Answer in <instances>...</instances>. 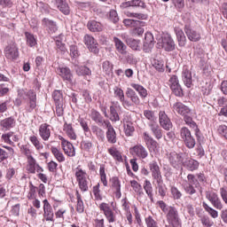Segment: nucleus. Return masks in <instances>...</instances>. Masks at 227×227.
<instances>
[{"label": "nucleus", "instance_id": "6e6552de", "mask_svg": "<svg viewBox=\"0 0 227 227\" xmlns=\"http://www.w3.org/2000/svg\"><path fill=\"white\" fill-rule=\"evenodd\" d=\"M83 42L90 52H93L94 54H98V52L100 51V50L98 49V43H97V40H95L93 36L90 35H85L83 37Z\"/></svg>", "mask_w": 227, "mask_h": 227}, {"label": "nucleus", "instance_id": "6ab92c4d", "mask_svg": "<svg viewBox=\"0 0 227 227\" xmlns=\"http://www.w3.org/2000/svg\"><path fill=\"white\" fill-rule=\"evenodd\" d=\"M161 47L167 52H171L175 51V41L169 35H166L161 40Z\"/></svg>", "mask_w": 227, "mask_h": 227}, {"label": "nucleus", "instance_id": "c85d7f7f", "mask_svg": "<svg viewBox=\"0 0 227 227\" xmlns=\"http://www.w3.org/2000/svg\"><path fill=\"white\" fill-rule=\"evenodd\" d=\"M87 26L91 33H100V31H103L104 29V26L102 25V23L97 20H90Z\"/></svg>", "mask_w": 227, "mask_h": 227}, {"label": "nucleus", "instance_id": "603ef678", "mask_svg": "<svg viewBox=\"0 0 227 227\" xmlns=\"http://www.w3.org/2000/svg\"><path fill=\"white\" fill-rule=\"evenodd\" d=\"M126 43L133 51H140L139 41L133 38H128L126 39Z\"/></svg>", "mask_w": 227, "mask_h": 227}, {"label": "nucleus", "instance_id": "338daca9", "mask_svg": "<svg viewBox=\"0 0 227 227\" xmlns=\"http://www.w3.org/2000/svg\"><path fill=\"white\" fill-rule=\"evenodd\" d=\"M145 224L147 227H159V223L152 216L145 218Z\"/></svg>", "mask_w": 227, "mask_h": 227}, {"label": "nucleus", "instance_id": "6e6d98bb", "mask_svg": "<svg viewBox=\"0 0 227 227\" xmlns=\"http://www.w3.org/2000/svg\"><path fill=\"white\" fill-rule=\"evenodd\" d=\"M25 35L27 38V45L29 47H35V45H36V38H35V35L29 32L25 33Z\"/></svg>", "mask_w": 227, "mask_h": 227}, {"label": "nucleus", "instance_id": "f8f14e48", "mask_svg": "<svg viewBox=\"0 0 227 227\" xmlns=\"http://www.w3.org/2000/svg\"><path fill=\"white\" fill-rule=\"evenodd\" d=\"M110 185L115 198L120 200V198H121V183L120 182V178L116 176L110 178Z\"/></svg>", "mask_w": 227, "mask_h": 227}, {"label": "nucleus", "instance_id": "49530a36", "mask_svg": "<svg viewBox=\"0 0 227 227\" xmlns=\"http://www.w3.org/2000/svg\"><path fill=\"white\" fill-rule=\"evenodd\" d=\"M51 150L59 162H65V155H63V153H61L58 147H51Z\"/></svg>", "mask_w": 227, "mask_h": 227}, {"label": "nucleus", "instance_id": "a878e982", "mask_svg": "<svg viewBox=\"0 0 227 227\" xmlns=\"http://www.w3.org/2000/svg\"><path fill=\"white\" fill-rule=\"evenodd\" d=\"M43 203L44 217H46V221H52V217H54V213L52 212V207L51 206V203H49V200H44Z\"/></svg>", "mask_w": 227, "mask_h": 227}, {"label": "nucleus", "instance_id": "39448f33", "mask_svg": "<svg viewBox=\"0 0 227 227\" xmlns=\"http://www.w3.org/2000/svg\"><path fill=\"white\" fill-rule=\"evenodd\" d=\"M143 139L150 153H159V151L160 150V145H159V143L155 139H153V137H152V136H150L148 132L143 133Z\"/></svg>", "mask_w": 227, "mask_h": 227}, {"label": "nucleus", "instance_id": "e2e57ef3", "mask_svg": "<svg viewBox=\"0 0 227 227\" xmlns=\"http://www.w3.org/2000/svg\"><path fill=\"white\" fill-rule=\"evenodd\" d=\"M81 147L85 152H90L91 148H93V143H91L90 140H83L81 143Z\"/></svg>", "mask_w": 227, "mask_h": 227}, {"label": "nucleus", "instance_id": "f257e3e1", "mask_svg": "<svg viewBox=\"0 0 227 227\" xmlns=\"http://www.w3.org/2000/svg\"><path fill=\"white\" fill-rule=\"evenodd\" d=\"M180 137L189 150H192L196 146V139H194V137L191 134V130L187 127H183L180 129Z\"/></svg>", "mask_w": 227, "mask_h": 227}, {"label": "nucleus", "instance_id": "8fccbe9b", "mask_svg": "<svg viewBox=\"0 0 227 227\" xmlns=\"http://www.w3.org/2000/svg\"><path fill=\"white\" fill-rule=\"evenodd\" d=\"M125 14L127 15V17H131L132 19H138L139 20H146L148 19V15L144 13L126 12Z\"/></svg>", "mask_w": 227, "mask_h": 227}, {"label": "nucleus", "instance_id": "bf43d9fd", "mask_svg": "<svg viewBox=\"0 0 227 227\" xmlns=\"http://www.w3.org/2000/svg\"><path fill=\"white\" fill-rule=\"evenodd\" d=\"M20 152L23 155L27 157V160L34 158L31 154V150L29 149V147H27V145H21Z\"/></svg>", "mask_w": 227, "mask_h": 227}, {"label": "nucleus", "instance_id": "052dcab7", "mask_svg": "<svg viewBox=\"0 0 227 227\" xmlns=\"http://www.w3.org/2000/svg\"><path fill=\"white\" fill-rule=\"evenodd\" d=\"M124 26L134 27L135 26H139V24H145L143 21L134 20L130 19H126L123 20Z\"/></svg>", "mask_w": 227, "mask_h": 227}, {"label": "nucleus", "instance_id": "473e14b6", "mask_svg": "<svg viewBox=\"0 0 227 227\" xmlns=\"http://www.w3.org/2000/svg\"><path fill=\"white\" fill-rule=\"evenodd\" d=\"M126 96L129 99L131 100L133 104L136 106H139L141 104V99L139 98V96L132 90L131 88H128L126 90Z\"/></svg>", "mask_w": 227, "mask_h": 227}, {"label": "nucleus", "instance_id": "c756f323", "mask_svg": "<svg viewBox=\"0 0 227 227\" xmlns=\"http://www.w3.org/2000/svg\"><path fill=\"white\" fill-rule=\"evenodd\" d=\"M175 33L179 47H185V43H187V37H185L184 30L180 28H176Z\"/></svg>", "mask_w": 227, "mask_h": 227}, {"label": "nucleus", "instance_id": "9b49d317", "mask_svg": "<svg viewBox=\"0 0 227 227\" xmlns=\"http://www.w3.org/2000/svg\"><path fill=\"white\" fill-rule=\"evenodd\" d=\"M130 153L138 159H146L148 157V150L141 144L131 147Z\"/></svg>", "mask_w": 227, "mask_h": 227}, {"label": "nucleus", "instance_id": "4c0bfd02", "mask_svg": "<svg viewBox=\"0 0 227 227\" xmlns=\"http://www.w3.org/2000/svg\"><path fill=\"white\" fill-rule=\"evenodd\" d=\"M183 82L187 88H191L192 84V74L188 69H184L182 73Z\"/></svg>", "mask_w": 227, "mask_h": 227}, {"label": "nucleus", "instance_id": "2f4dec72", "mask_svg": "<svg viewBox=\"0 0 227 227\" xmlns=\"http://www.w3.org/2000/svg\"><path fill=\"white\" fill-rule=\"evenodd\" d=\"M64 132L67 134V137L69 139H72L73 141H75L77 139V134L75 133V129H74V127H72V124L65 123L63 127Z\"/></svg>", "mask_w": 227, "mask_h": 227}, {"label": "nucleus", "instance_id": "2eb2a0df", "mask_svg": "<svg viewBox=\"0 0 227 227\" xmlns=\"http://www.w3.org/2000/svg\"><path fill=\"white\" fill-rule=\"evenodd\" d=\"M89 117L92 121H95L98 125H106V122L109 121L107 120H104V116H102V114L98 112V110H95V108H92L89 114Z\"/></svg>", "mask_w": 227, "mask_h": 227}, {"label": "nucleus", "instance_id": "f3484780", "mask_svg": "<svg viewBox=\"0 0 227 227\" xmlns=\"http://www.w3.org/2000/svg\"><path fill=\"white\" fill-rule=\"evenodd\" d=\"M173 111L176 113V114H180L181 116H186L187 114H191V108L189 106L184 105L182 102H176L173 105Z\"/></svg>", "mask_w": 227, "mask_h": 227}, {"label": "nucleus", "instance_id": "0e129e2a", "mask_svg": "<svg viewBox=\"0 0 227 227\" xmlns=\"http://www.w3.org/2000/svg\"><path fill=\"white\" fill-rule=\"evenodd\" d=\"M130 185L135 192H137L138 194H141V192H143V187L141 186V184H139V183H137V181H130Z\"/></svg>", "mask_w": 227, "mask_h": 227}, {"label": "nucleus", "instance_id": "ea45409f", "mask_svg": "<svg viewBox=\"0 0 227 227\" xmlns=\"http://www.w3.org/2000/svg\"><path fill=\"white\" fill-rule=\"evenodd\" d=\"M1 127L5 129V130H10V129H13L15 127V119L13 117H9L1 121Z\"/></svg>", "mask_w": 227, "mask_h": 227}, {"label": "nucleus", "instance_id": "423d86ee", "mask_svg": "<svg viewBox=\"0 0 227 227\" xmlns=\"http://www.w3.org/2000/svg\"><path fill=\"white\" fill-rule=\"evenodd\" d=\"M185 159H189V154L187 153H176L173 152L169 154V162L173 168L178 169L181 166H184V161Z\"/></svg>", "mask_w": 227, "mask_h": 227}, {"label": "nucleus", "instance_id": "de8ad7c7", "mask_svg": "<svg viewBox=\"0 0 227 227\" xmlns=\"http://www.w3.org/2000/svg\"><path fill=\"white\" fill-rule=\"evenodd\" d=\"M74 175H75V178H76L77 182L86 180V178L88 176V174H86V171L82 170V168H81L79 167L76 168Z\"/></svg>", "mask_w": 227, "mask_h": 227}, {"label": "nucleus", "instance_id": "3c124183", "mask_svg": "<svg viewBox=\"0 0 227 227\" xmlns=\"http://www.w3.org/2000/svg\"><path fill=\"white\" fill-rule=\"evenodd\" d=\"M108 153H110V155H112V157L114 159H115V160H123V158L121 157V153H120V151H118V149H116V147L109 148Z\"/></svg>", "mask_w": 227, "mask_h": 227}, {"label": "nucleus", "instance_id": "9d476101", "mask_svg": "<svg viewBox=\"0 0 227 227\" xmlns=\"http://www.w3.org/2000/svg\"><path fill=\"white\" fill-rule=\"evenodd\" d=\"M184 33L190 40V42H200L201 40V34L200 32L193 29L191 25L184 26Z\"/></svg>", "mask_w": 227, "mask_h": 227}, {"label": "nucleus", "instance_id": "f03ea898", "mask_svg": "<svg viewBox=\"0 0 227 227\" xmlns=\"http://www.w3.org/2000/svg\"><path fill=\"white\" fill-rule=\"evenodd\" d=\"M187 179L188 183H184L183 184L184 190L185 191L186 194H189L190 198L193 200V201H196V200H198V195L194 196V194H196V189H194L193 185H196L198 180L196 179V176H194V175L192 174L188 175Z\"/></svg>", "mask_w": 227, "mask_h": 227}, {"label": "nucleus", "instance_id": "72a5a7b5", "mask_svg": "<svg viewBox=\"0 0 227 227\" xmlns=\"http://www.w3.org/2000/svg\"><path fill=\"white\" fill-rule=\"evenodd\" d=\"M153 49V35L150 33L145 34V41L144 42V51L150 52Z\"/></svg>", "mask_w": 227, "mask_h": 227}, {"label": "nucleus", "instance_id": "774afa93", "mask_svg": "<svg viewBox=\"0 0 227 227\" xmlns=\"http://www.w3.org/2000/svg\"><path fill=\"white\" fill-rule=\"evenodd\" d=\"M220 196H221L223 203H225V205H227V188L226 187L220 188Z\"/></svg>", "mask_w": 227, "mask_h": 227}, {"label": "nucleus", "instance_id": "dca6fc26", "mask_svg": "<svg viewBox=\"0 0 227 227\" xmlns=\"http://www.w3.org/2000/svg\"><path fill=\"white\" fill-rule=\"evenodd\" d=\"M99 208L104 212L108 223H114V221H116V216L113 209H111V207H109V204L103 202L99 205Z\"/></svg>", "mask_w": 227, "mask_h": 227}, {"label": "nucleus", "instance_id": "58836bf2", "mask_svg": "<svg viewBox=\"0 0 227 227\" xmlns=\"http://www.w3.org/2000/svg\"><path fill=\"white\" fill-rule=\"evenodd\" d=\"M43 26L47 27L50 33H56L58 31V25H56V22L47 18L43 20Z\"/></svg>", "mask_w": 227, "mask_h": 227}, {"label": "nucleus", "instance_id": "09e8293b", "mask_svg": "<svg viewBox=\"0 0 227 227\" xmlns=\"http://www.w3.org/2000/svg\"><path fill=\"white\" fill-rule=\"evenodd\" d=\"M144 116L146 120L151 121V123H155V121H157V116L155 115V112L152 110H145Z\"/></svg>", "mask_w": 227, "mask_h": 227}, {"label": "nucleus", "instance_id": "393cba45", "mask_svg": "<svg viewBox=\"0 0 227 227\" xmlns=\"http://www.w3.org/2000/svg\"><path fill=\"white\" fill-rule=\"evenodd\" d=\"M59 75L62 77L63 81H67V82H72V79L74 75L72 74V71L68 67H59L58 69Z\"/></svg>", "mask_w": 227, "mask_h": 227}, {"label": "nucleus", "instance_id": "e433bc0d", "mask_svg": "<svg viewBox=\"0 0 227 227\" xmlns=\"http://www.w3.org/2000/svg\"><path fill=\"white\" fill-rule=\"evenodd\" d=\"M115 49L120 54H127V45L118 37H114Z\"/></svg>", "mask_w": 227, "mask_h": 227}, {"label": "nucleus", "instance_id": "79ce46f5", "mask_svg": "<svg viewBox=\"0 0 227 227\" xmlns=\"http://www.w3.org/2000/svg\"><path fill=\"white\" fill-rule=\"evenodd\" d=\"M75 196L77 200L76 211L79 214H82V212H84V202L82 201V197L81 196V193H79V191H76Z\"/></svg>", "mask_w": 227, "mask_h": 227}, {"label": "nucleus", "instance_id": "b1692460", "mask_svg": "<svg viewBox=\"0 0 227 227\" xmlns=\"http://www.w3.org/2000/svg\"><path fill=\"white\" fill-rule=\"evenodd\" d=\"M149 168L154 180L157 181L162 179V175L160 174V168H159V164H157V161H152L149 164Z\"/></svg>", "mask_w": 227, "mask_h": 227}, {"label": "nucleus", "instance_id": "4d7b16f0", "mask_svg": "<svg viewBox=\"0 0 227 227\" xmlns=\"http://www.w3.org/2000/svg\"><path fill=\"white\" fill-rule=\"evenodd\" d=\"M157 182V187H158V192L161 198H164L166 196V187L164 186V183L162 179L156 180Z\"/></svg>", "mask_w": 227, "mask_h": 227}, {"label": "nucleus", "instance_id": "4468645a", "mask_svg": "<svg viewBox=\"0 0 227 227\" xmlns=\"http://www.w3.org/2000/svg\"><path fill=\"white\" fill-rule=\"evenodd\" d=\"M159 121L160 127L164 129V130H169L173 127V123H171V120H169V117H168V114H166V112L160 111L159 114Z\"/></svg>", "mask_w": 227, "mask_h": 227}, {"label": "nucleus", "instance_id": "13d9d810", "mask_svg": "<svg viewBox=\"0 0 227 227\" xmlns=\"http://www.w3.org/2000/svg\"><path fill=\"white\" fill-rule=\"evenodd\" d=\"M53 100L56 104H63V94L61 93V90H55L52 94Z\"/></svg>", "mask_w": 227, "mask_h": 227}, {"label": "nucleus", "instance_id": "0eeeda50", "mask_svg": "<svg viewBox=\"0 0 227 227\" xmlns=\"http://www.w3.org/2000/svg\"><path fill=\"white\" fill-rule=\"evenodd\" d=\"M168 82L169 87L176 97H184V90H182V86L180 85L176 75L171 76Z\"/></svg>", "mask_w": 227, "mask_h": 227}, {"label": "nucleus", "instance_id": "ddd939ff", "mask_svg": "<svg viewBox=\"0 0 227 227\" xmlns=\"http://www.w3.org/2000/svg\"><path fill=\"white\" fill-rule=\"evenodd\" d=\"M27 171L35 175V173H42L43 172V168L40 167V165L36 162L35 158H30L27 160Z\"/></svg>", "mask_w": 227, "mask_h": 227}, {"label": "nucleus", "instance_id": "a211bd4d", "mask_svg": "<svg viewBox=\"0 0 227 227\" xmlns=\"http://www.w3.org/2000/svg\"><path fill=\"white\" fill-rule=\"evenodd\" d=\"M105 127H106L107 129L106 139L108 143H111V145L116 144V130H114V128L113 127V124H111V121H106Z\"/></svg>", "mask_w": 227, "mask_h": 227}, {"label": "nucleus", "instance_id": "680f3d73", "mask_svg": "<svg viewBox=\"0 0 227 227\" xmlns=\"http://www.w3.org/2000/svg\"><path fill=\"white\" fill-rule=\"evenodd\" d=\"M102 68L106 74H113V64H111V62L108 60L103 62Z\"/></svg>", "mask_w": 227, "mask_h": 227}, {"label": "nucleus", "instance_id": "7c9ffc66", "mask_svg": "<svg viewBox=\"0 0 227 227\" xmlns=\"http://www.w3.org/2000/svg\"><path fill=\"white\" fill-rule=\"evenodd\" d=\"M149 127L156 139H162V129L157 122H150Z\"/></svg>", "mask_w": 227, "mask_h": 227}, {"label": "nucleus", "instance_id": "20e7f679", "mask_svg": "<svg viewBox=\"0 0 227 227\" xmlns=\"http://www.w3.org/2000/svg\"><path fill=\"white\" fill-rule=\"evenodd\" d=\"M20 95L24 100H27V111L28 113L36 108V92L33 90L21 91Z\"/></svg>", "mask_w": 227, "mask_h": 227}, {"label": "nucleus", "instance_id": "37998d69", "mask_svg": "<svg viewBox=\"0 0 227 227\" xmlns=\"http://www.w3.org/2000/svg\"><path fill=\"white\" fill-rule=\"evenodd\" d=\"M144 189L151 201H153V187H152V183L150 181L145 180L144 184Z\"/></svg>", "mask_w": 227, "mask_h": 227}, {"label": "nucleus", "instance_id": "1a4fd4ad", "mask_svg": "<svg viewBox=\"0 0 227 227\" xmlns=\"http://www.w3.org/2000/svg\"><path fill=\"white\" fill-rule=\"evenodd\" d=\"M206 198L210 201L215 208L217 210H223V202L219 199V195L215 192H207Z\"/></svg>", "mask_w": 227, "mask_h": 227}, {"label": "nucleus", "instance_id": "412c9836", "mask_svg": "<svg viewBox=\"0 0 227 227\" xmlns=\"http://www.w3.org/2000/svg\"><path fill=\"white\" fill-rule=\"evenodd\" d=\"M62 148L64 150V153L67 157H75V148L74 147V145L72 143L65 140V138L62 139L61 142Z\"/></svg>", "mask_w": 227, "mask_h": 227}, {"label": "nucleus", "instance_id": "aec40b11", "mask_svg": "<svg viewBox=\"0 0 227 227\" xmlns=\"http://www.w3.org/2000/svg\"><path fill=\"white\" fill-rule=\"evenodd\" d=\"M5 57L8 59H17V58H19L17 44L13 43L5 48Z\"/></svg>", "mask_w": 227, "mask_h": 227}, {"label": "nucleus", "instance_id": "cd10ccee", "mask_svg": "<svg viewBox=\"0 0 227 227\" xmlns=\"http://www.w3.org/2000/svg\"><path fill=\"white\" fill-rule=\"evenodd\" d=\"M184 120L186 125H189L190 129H192V130L195 132V136L200 137V129L198 128V124L192 121V117H191L189 114H186L184 116Z\"/></svg>", "mask_w": 227, "mask_h": 227}, {"label": "nucleus", "instance_id": "a18cd8bd", "mask_svg": "<svg viewBox=\"0 0 227 227\" xmlns=\"http://www.w3.org/2000/svg\"><path fill=\"white\" fill-rule=\"evenodd\" d=\"M202 207L203 208H205L206 212L208 213L211 217H213V219H216V217H219V213L217 212V210L212 208L206 202L202 203Z\"/></svg>", "mask_w": 227, "mask_h": 227}, {"label": "nucleus", "instance_id": "c03bdc74", "mask_svg": "<svg viewBox=\"0 0 227 227\" xmlns=\"http://www.w3.org/2000/svg\"><path fill=\"white\" fill-rule=\"evenodd\" d=\"M29 141L35 146V150H38V152H40V150H43V145H42V142H40L38 137L33 135L29 137Z\"/></svg>", "mask_w": 227, "mask_h": 227}, {"label": "nucleus", "instance_id": "4be33fe9", "mask_svg": "<svg viewBox=\"0 0 227 227\" xmlns=\"http://www.w3.org/2000/svg\"><path fill=\"white\" fill-rule=\"evenodd\" d=\"M39 136L43 141H47L51 137V125L43 123L39 127Z\"/></svg>", "mask_w": 227, "mask_h": 227}, {"label": "nucleus", "instance_id": "7ed1b4c3", "mask_svg": "<svg viewBox=\"0 0 227 227\" xmlns=\"http://www.w3.org/2000/svg\"><path fill=\"white\" fill-rule=\"evenodd\" d=\"M166 217L169 226L182 227V224L180 223V217L178 216V210H176V207L171 206L168 207Z\"/></svg>", "mask_w": 227, "mask_h": 227}, {"label": "nucleus", "instance_id": "5701e85b", "mask_svg": "<svg viewBox=\"0 0 227 227\" xmlns=\"http://www.w3.org/2000/svg\"><path fill=\"white\" fill-rule=\"evenodd\" d=\"M55 6L64 15H70V5H68L67 0H55Z\"/></svg>", "mask_w": 227, "mask_h": 227}, {"label": "nucleus", "instance_id": "f704fd0d", "mask_svg": "<svg viewBox=\"0 0 227 227\" xmlns=\"http://www.w3.org/2000/svg\"><path fill=\"white\" fill-rule=\"evenodd\" d=\"M131 88L138 92V95L142 100H145L146 97H148V90L143 87V85H139L137 83H131Z\"/></svg>", "mask_w": 227, "mask_h": 227}, {"label": "nucleus", "instance_id": "864d4df0", "mask_svg": "<svg viewBox=\"0 0 227 227\" xmlns=\"http://www.w3.org/2000/svg\"><path fill=\"white\" fill-rule=\"evenodd\" d=\"M152 66L158 72H164V61L159 59H153L152 61Z\"/></svg>", "mask_w": 227, "mask_h": 227}, {"label": "nucleus", "instance_id": "5fc2aeb1", "mask_svg": "<svg viewBox=\"0 0 227 227\" xmlns=\"http://www.w3.org/2000/svg\"><path fill=\"white\" fill-rule=\"evenodd\" d=\"M75 70H76L77 75H90L91 74V70L84 66L77 67Z\"/></svg>", "mask_w": 227, "mask_h": 227}, {"label": "nucleus", "instance_id": "c9c22d12", "mask_svg": "<svg viewBox=\"0 0 227 227\" xmlns=\"http://www.w3.org/2000/svg\"><path fill=\"white\" fill-rule=\"evenodd\" d=\"M123 123L125 136L128 137L134 136V132L136 130L134 123L130 121H123Z\"/></svg>", "mask_w": 227, "mask_h": 227}, {"label": "nucleus", "instance_id": "69168bd1", "mask_svg": "<svg viewBox=\"0 0 227 227\" xmlns=\"http://www.w3.org/2000/svg\"><path fill=\"white\" fill-rule=\"evenodd\" d=\"M114 95L117 97L121 102V100H123L125 98V93H123V90H121L119 87L114 88Z\"/></svg>", "mask_w": 227, "mask_h": 227}, {"label": "nucleus", "instance_id": "a19ab883", "mask_svg": "<svg viewBox=\"0 0 227 227\" xmlns=\"http://www.w3.org/2000/svg\"><path fill=\"white\" fill-rule=\"evenodd\" d=\"M109 113L108 118L111 121H120V114H118V111H116V106H111L109 107Z\"/></svg>", "mask_w": 227, "mask_h": 227}, {"label": "nucleus", "instance_id": "bb28decb", "mask_svg": "<svg viewBox=\"0 0 227 227\" xmlns=\"http://www.w3.org/2000/svg\"><path fill=\"white\" fill-rule=\"evenodd\" d=\"M183 166H184V168H186L189 171H196V169L200 168V162L191 158L190 159L186 158L184 159Z\"/></svg>", "mask_w": 227, "mask_h": 227}]
</instances>
